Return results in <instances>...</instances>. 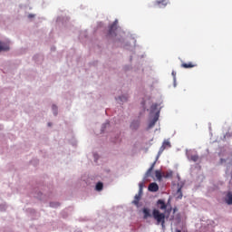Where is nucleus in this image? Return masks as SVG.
<instances>
[{"instance_id":"cd10ccee","label":"nucleus","mask_w":232,"mask_h":232,"mask_svg":"<svg viewBox=\"0 0 232 232\" xmlns=\"http://www.w3.org/2000/svg\"><path fill=\"white\" fill-rule=\"evenodd\" d=\"M172 74H173V75H175V73H174V72H172Z\"/></svg>"},{"instance_id":"6e6552de","label":"nucleus","mask_w":232,"mask_h":232,"mask_svg":"<svg viewBox=\"0 0 232 232\" xmlns=\"http://www.w3.org/2000/svg\"><path fill=\"white\" fill-rule=\"evenodd\" d=\"M167 147H168V148H170V147H171V144H170V142H169V140H164L163 143H162V145H161V147H160V151H164Z\"/></svg>"},{"instance_id":"bb28decb","label":"nucleus","mask_w":232,"mask_h":232,"mask_svg":"<svg viewBox=\"0 0 232 232\" xmlns=\"http://www.w3.org/2000/svg\"><path fill=\"white\" fill-rule=\"evenodd\" d=\"M172 74H173V75H175V73H174V72H172Z\"/></svg>"},{"instance_id":"4468645a","label":"nucleus","mask_w":232,"mask_h":232,"mask_svg":"<svg viewBox=\"0 0 232 232\" xmlns=\"http://www.w3.org/2000/svg\"><path fill=\"white\" fill-rule=\"evenodd\" d=\"M143 218H148L149 217H151V214L150 212V209L148 208H143Z\"/></svg>"},{"instance_id":"f03ea898","label":"nucleus","mask_w":232,"mask_h":232,"mask_svg":"<svg viewBox=\"0 0 232 232\" xmlns=\"http://www.w3.org/2000/svg\"><path fill=\"white\" fill-rule=\"evenodd\" d=\"M118 20H115L111 27H109V35L116 36L115 31L117 30Z\"/></svg>"},{"instance_id":"4be33fe9","label":"nucleus","mask_w":232,"mask_h":232,"mask_svg":"<svg viewBox=\"0 0 232 232\" xmlns=\"http://www.w3.org/2000/svg\"><path fill=\"white\" fill-rule=\"evenodd\" d=\"M157 107H158L157 104H153V105H151L150 109H151L152 111H154L155 109H157Z\"/></svg>"},{"instance_id":"f257e3e1","label":"nucleus","mask_w":232,"mask_h":232,"mask_svg":"<svg viewBox=\"0 0 232 232\" xmlns=\"http://www.w3.org/2000/svg\"><path fill=\"white\" fill-rule=\"evenodd\" d=\"M152 217L157 221V225H161L162 228H165V218L166 215L165 213H160L158 209L152 210Z\"/></svg>"},{"instance_id":"c85d7f7f","label":"nucleus","mask_w":232,"mask_h":232,"mask_svg":"<svg viewBox=\"0 0 232 232\" xmlns=\"http://www.w3.org/2000/svg\"><path fill=\"white\" fill-rule=\"evenodd\" d=\"M49 126H51V123H49Z\"/></svg>"},{"instance_id":"393cba45","label":"nucleus","mask_w":232,"mask_h":232,"mask_svg":"<svg viewBox=\"0 0 232 232\" xmlns=\"http://www.w3.org/2000/svg\"><path fill=\"white\" fill-rule=\"evenodd\" d=\"M51 207L54 208L56 207V205H54L53 203H51Z\"/></svg>"},{"instance_id":"1a4fd4ad","label":"nucleus","mask_w":232,"mask_h":232,"mask_svg":"<svg viewBox=\"0 0 232 232\" xmlns=\"http://www.w3.org/2000/svg\"><path fill=\"white\" fill-rule=\"evenodd\" d=\"M197 66L198 65L196 63H182L181 64V67L185 68V69H191V68H194V67H197Z\"/></svg>"},{"instance_id":"b1692460","label":"nucleus","mask_w":232,"mask_h":232,"mask_svg":"<svg viewBox=\"0 0 232 232\" xmlns=\"http://www.w3.org/2000/svg\"><path fill=\"white\" fill-rule=\"evenodd\" d=\"M28 17L31 19V18H34V14H29Z\"/></svg>"},{"instance_id":"ddd939ff","label":"nucleus","mask_w":232,"mask_h":232,"mask_svg":"<svg viewBox=\"0 0 232 232\" xmlns=\"http://www.w3.org/2000/svg\"><path fill=\"white\" fill-rule=\"evenodd\" d=\"M155 177L159 181H161L162 178H163L161 171L160 170H155Z\"/></svg>"},{"instance_id":"a878e982","label":"nucleus","mask_w":232,"mask_h":232,"mask_svg":"<svg viewBox=\"0 0 232 232\" xmlns=\"http://www.w3.org/2000/svg\"><path fill=\"white\" fill-rule=\"evenodd\" d=\"M176 232H181V230H176Z\"/></svg>"},{"instance_id":"423d86ee","label":"nucleus","mask_w":232,"mask_h":232,"mask_svg":"<svg viewBox=\"0 0 232 232\" xmlns=\"http://www.w3.org/2000/svg\"><path fill=\"white\" fill-rule=\"evenodd\" d=\"M156 165V161H154L151 166L148 169V170L145 173V178H149L151 176V172L153 171Z\"/></svg>"},{"instance_id":"f8f14e48","label":"nucleus","mask_w":232,"mask_h":232,"mask_svg":"<svg viewBox=\"0 0 232 232\" xmlns=\"http://www.w3.org/2000/svg\"><path fill=\"white\" fill-rule=\"evenodd\" d=\"M155 5L158 6L162 5L163 7H165L168 4L166 0H156Z\"/></svg>"},{"instance_id":"9d476101","label":"nucleus","mask_w":232,"mask_h":232,"mask_svg":"<svg viewBox=\"0 0 232 232\" xmlns=\"http://www.w3.org/2000/svg\"><path fill=\"white\" fill-rule=\"evenodd\" d=\"M141 195H142V192H140V191H139L138 194L135 195L134 200L132 201V203L135 204V205H139V201H140V198H141Z\"/></svg>"},{"instance_id":"7ed1b4c3","label":"nucleus","mask_w":232,"mask_h":232,"mask_svg":"<svg viewBox=\"0 0 232 232\" xmlns=\"http://www.w3.org/2000/svg\"><path fill=\"white\" fill-rule=\"evenodd\" d=\"M159 117H160V112L158 111L156 112L154 118L149 122L148 130L153 128L156 125L157 121H159Z\"/></svg>"},{"instance_id":"6ab92c4d","label":"nucleus","mask_w":232,"mask_h":232,"mask_svg":"<svg viewBox=\"0 0 232 232\" xmlns=\"http://www.w3.org/2000/svg\"><path fill=\"white\" fill-rule=\"evenodd\" d=\"M143 185H144V183H143V182L139 183V192H140V193H142V188H143Z\"/></svg>"},{"instance_id":"9b49d317","label":"nucleus","mask_w":232,"mask_h":232,"mask_svg":"<svg viewBox=\"0 0 232 232\" xmlns=\"http://www.w3.org/2000/svg\"><path fill=\"white\" fill-rule=\"evenodd\" d=\"M225 201L227 205H232V193L231 192H228L227 194V197L225 198Z\"/></svg>"},{"instance_id":"39448f33","label":"nucleus","mask_w":232,"mask_h":232,"mask_svg":"<svg viewBox=\"0 0 232 232\" xmlns=\"http://www.w3.org/2000/svg\"><path fill=\"white\" fill-rule=\"evenodd\" d=\"M148 189L152 192H157L159 191L160 188L157 183H150L148 187Z\"/></svg>"},{"instance_id":"5701e85b","label":"nucleus","mask_w":232,"mask_h":232,"mask_svg":"<svg viewBox=\"0 0 232 232\" xmlns=\"http://www.w3.org/2000/svg\"><path fill=\"white\" fill-rule=\"evenodd\" d=\"M178 193H179L180 194V196L179 197V198H182V192H181V188H179L178 189Z\"/></svg>"},{"instance_id":"dca6fc26","label":"nucleus","mask_w":232,"mask_h":232,"mask_svg":"<svg viewBox=\"0 0 232 232\" xmlns=\"http://www.w3.org/2000/svg\"><path fill=\"white\" fill-rule=\"evenodd\" d=\"M163 177H164L165 179L172 178V177H173V171H171V170L167 171V172L163 175Z\"/></svg>"},{"instance_id":"20e7f679","label":"nucleus","mask_w":232,"mask_h":232,"mask_svg":"<svg viewBox=\"0 0 232 232\" xmlns=\"http://www.w3.org/2000/svg\"><path fill=\"white\" fill-rule=\"evenodd\" d=\"M156 207H157V208H159L160 210H166L168 208V205L166 204V202L163 199H159L156 202Z\"/></svg>"},{"instance_id":"412c9836","label":"nucleus","mask_w":232,"mask_h":232,"mask_svg":"<svg viewBox=\"0 0 232 232\" xmlns=\"http://www.w3.org/2000/svg\"><path fill=\"white\" fill-rule=\"evenodd\" d=\"M53 111H54V115H57V107L55 105H53Z\"/></svg>"},{"instance_id":"f3484780","label":"nucleus","mask_w":232,"mask_h":232,"mask_svg":"<svg viewBox=\"0 0 232 232\" xmlns=\"http://www.w3.org/2000/svg\"><path fill=\"white\" fill-rule=\"evenodd\" d=\"M102 188H103V183L102 182H98V184H96V190L102 191Z\"/></svg>"},{"instance_id":"a211bd4d","label":"nucleus","mask_w":232,"mask_h":232,"mask_svg":"<svg viewBox=\"0 0 232 232\" xmlns=\"http://www.w3.org/2000/svg\"><path fill=\"white\" fill-rule=\"evenodd\" d=\"M199 157L198 155H192L190 157V160L194 162H197L198 160Z\"/></svg>"},{"instance_id":"aec40b11","label":"nucleus","mask_w":232,"mask_h":232,"mask_svg":"<svg viewBox=\"0 0 232 232\" xmlns=\"http://www.w3.org/2000/svg\"><path fill=\"white\" fill-rule=\"evenodd\" d=\"M119 99L121 102H126L128 100V98L124 96L119 97Z\"/></svg>"},{"instance_id":"2eb2a0df","label":"nucleus","mask_w":232,"mask_h":232,"mask_svg":"<svg viewBox=\"0 0 232 232\" xmlns=\"http://www.w3.org/2000/svg\"><path fill=\"white\" fill-rule=\"evenodd\" d=\"M139 127H140L139 121H133L130 123V129H132V130H137Z\"/></svg>"},{"instance_id":"0eeeda50","label":"nucleus","mask_w":232,"mask_h":232,"mask_svg":"<svg viewBox=\"0 0 232 232\" xmlns=\"http://www.w3.org/2000/svg\"><path fill=\"white\" fill-rule=\"evenodd\" d=\"M10 50V47L7 44L0 42V53L1 52H7Z\"/></svg>"}]
</instances>
